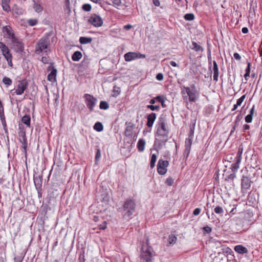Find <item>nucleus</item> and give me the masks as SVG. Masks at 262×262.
<instances>
[{"label": "nucleus", "instance_id": "21", "mask_svg": "<svg viewBox=\"0 0 262 262\" xmlns=\"http://www.w3.org/2000/svg\"><path fill=\"white\" fill-rule=\"evenodd\" d=\"M133 129V124L130 123L126 126L124 134L126 137H132V131Z\"/></svg>", "mask_w": 262, "mask_h": 262}, {"label": "nucleus", "instance_id": "45", "mask_svg": "<svg viewBox=\"0 0 262 262\" xmlns=\"http://www.w3.org/2000/svg\"><path fill=\"white\" fill-rule=\"evenodd\" d=\"M82 8L83 10L86 12H89L91 10V6L89 4H85L83 5Z\"/></svg>", "mask_w": 262, "mask_h": 262}, {"label": "nucleus", "instance_id": "23", "mask_svg": "<svg viewBox=\"0 0 262 262\" xmlns=\"http://www.w3.org/2000/svg\"><path fill=\"white\" fill-rule=\"evenodd\" d=\"M82 56V55L81 52L77 51L72 55V59L74 61H78L81 58Z\"/></svg>", "mask_w": 262, "mask_h": 262}, {"label": "nucleus", "instance_id": "1", "mask_svg": "<svg viewBox=\"0 0 262 262\" xmlns=\"http://www.w3.org/2000/svg\"><path fill=\"white\" fill-rule=\"evenodd\" d=\"M50 40L49 35H45L41 38L37 42L35 48V53L39 54L44 52L48 54L50 52Z\"/></svg>", "mask_w": 262, "mask_h": 262}, {"label": "nucleus", "instance_id": "35", "mask_svg": "<svg viewBox=\"0 0 262 262\" xmlns=\"http://www.w3.org/2000/svg\"><path fill=\"white\" fill-rule=\"evenodd\" d=\"M99 107L101 110H107L109 107V104L106 101H101L100 103Z\"/></svg>", "mask_w": 262, "mask_h": 262}, {"label": "nucleus", "instance_id": "55", "mask_svg": "<svg viewBox=\"0 0 262 262\" xmlns=\"http://www.w3.org/2000/svg\"><path fill=\"white\" fill-rule=\"evenodd\" d=\"M101 157V151L99 149H97V152L95 156V160L96 161L98 160Z\"/></svg>", "mask_w": 262, "mask_h": 262}, {"label": "nucleus", "instance_id": "31", "mask_svg": "<svg viewBox=\"0 0 262 262\" xmlns=\"http://www.w3.org/2000/svg\"><path fill=\"white\" fill-rule=\"evenodd\" d=\"M0 49L2 52L3 55L6 54L7 52L10 51L8 47L3 42L0 41Z\"/></svg>", "mask_w": 262, "mask_h": 262}, {"label": "nucleus", "instance_id": "36", "mask_svg": "<svg viewBox=\"0 0 262 262\" xmlns=\"http://www.w3.org/2000/svg\"><path fill=\"white\" fill-rule=\"evenodd\" d=\"M214 211L215 213L220 214L221 216H222L224 213V210L223 208L220 206H216L214 208Z\"/></svg>", "mask_w": 262, "mask_h": 262}, {"label": "nucleus", "instance_id": "54", "mask_svg": "<svg viewBox=\"0 0 262 262\" xmlns=\"http://www.w3.org/2000/svg\"><path fill=\"white\" fill-rule=\"evenodd\" d=\"M203 230L206 232L207 233H210L212 231V229L211 227L207 226L205 227H204L203 228Z\"/></svg>", "mask_w": 262, "mask_h": 262}, {"label": "nucleus", "instance_id": "32", "mask_svg": "<svg viewBox=\"0 0 262 262\" xmlns=\"http://www.w3.org/2000/svg\"><path fill=\"white\" fill-rule=\"evenodd\" d=\"M250 67H251L250 62H248L247 67L245 70V74L244 75V78L246 80H247L248 78L250 77V70H251Z\"/></svg>", "mask_w": 262, "mask_h": 262}, {"label": "nucleus", "instance_id": "18", "mask_svg": "<svg viewBox=\"0 0 262 262\" xmlns=\"http://www.w3.org/2000/svg\"><path fill=\"white\" fill-rule=\"evenodd\" d=\"M235 251L239 254H244L248 252V249L242 245H238L234 247Z\"/></svg>", "mask_w": 262, "mask_h": 262}, {"label": "nucleus", "instance_id": "63", "mask_svg": "<svg viewBox=\"0 0 262 262\" xmlns=\"http://www.w3.org/2000/svg\"><path fill=\"white\" fill-rule=\"evenodd\" d=\"M18 140H19V142L20 143L27 142V137H23V138H19Z\"/></svg>", "mask_w": 262, "mask_h": 262}, {"label": "nucleus", "instance_id": "20", "mask_svg": "<svg viewBox=\"0 0 262 262\" xmlns=\"http://www.w3.org/2000/svg\"><path fill=\"white\" fill-rule=\"evenodd\" d=\"M177 240V236L174 234H170L169 235L168 239H167L168 244H167V246H170L173 245L176 243Z\"/></svg>", "mask_w": 262, "mask_h": 262}, {"label": "nucleus", "instance_id": "50", "mask_svg": "<svg viewBox=\"0 0 262 262\" xmlns=\"http://www.w3.org/2000/svg\"><path fill=\"white\" fill-rule=\"evenodd\" d=\"M165 183L168 186H172L173 184V180L171 177H169L166 179Z\"/></svg>", "mask_w": 262, "mask_h": 262}, {"label": "nucleus", "instance_id": "52", "mask_svg": "<svg viewBox=\"0 0 262 262\" xmlns=\"http://www.w3.org/2000/svg\"><path fill=\"white\" fill-rule=\"evenodd\" d=\"M0 119L1 120L5 119L4 107L0 108Z\"/></svg>", "mask_w": 262, "mask_h": 262}, {"label": "nucleus", "instance_id": "29", "mask_svg": "<svg viewBox=\"0 0 262 262\" xmlns=\"http://www.w3.org/2000/svg\"><path fill=\"white\" fill-rule=\"evenodd\" d=\"M10 2H8V1H7V2H5V1H2V6L3 7V9L4 10V11H5L7 12H9L11 10V9H10V6H9Z\"/></svg>", "mask_w": 262, "mask_h": 262}, {"label": "nucleus", "instance_id": "15", "mask_svg": "<svg viewBox=\"0 0 262 262\" xmlns=\"http://www.w3.org/2000/svg\"><path fill=\"white\" fill-rule=\"evenodd\" d=\"M162 138H156L155 144H157L159 149H161L163 146L165 145L168 141V136H159Z\"/></svg>", "mask_w": 262, "mask_h": 262}, {"label": "nucleus", "instance_id": "11", "mask_svg": "<svg viewBox=\"0 0 262 262\" xmlns=\"http://www.w3.org/2000/svg\"><path fill=\"white\" fill-rule=\"evenodd\" d=\"M11 41L16 52H22L24 51V44L18 38L15 37Z\"/></svg>", "mask_w": 262, "mask_h": 262}, {"label": "nucleus", "instance_id": "42", "mask_svg": "<svg viewBox=\"0 0 262 262\" xmlns=\"http://www.w3.org/2000/svg\"><path fill=\"white\" fill-rule=\"evenodd\" d=\"M194 125L190 126V127L189 133L188 134V137L187 138L188 139H193V136H194Z\"/></svg>", "mask_w": 262, "mask_h": 262}, {"label": "nucleus", "instance_id": "33", "mask_svg": "<svg viewBox=\"0 0 262 262\" xmlns=\"http://www.w3.org/2000/svg\"><path fill=\"white\" fill-rule=\"evenodd\" d=\"M94 129H95L96 130H97L98 132H101L103 130V126L101 122H97L95 124V125L94 126Z\"/></svg>", "mask_w": 262, "mask_h": 262}, {"label": "nucleus", "instance_id": "58", "mask_svg": "<svg viewBox=\"0 0 262 262\" xmlns=\"http://www.w3.org/2000/svg\"><path fill=\"white\" fill-rule=\"evenodd\" d=\"M201 209L199 208H195L193 212V214L194 215H199L201 212Z\"/></svg>", "mask_w": 262, "mask_h": 262}, {"label": "nucleus", "instance_id": "13", "mask_svg": "<svg viewBox=\"0 0 262 262\" xmlns=\"http://www.w3.org/2000/svg\"><path fill=\"white\" fill-rule=\"evenodd\" d=\"M181 89L185 90L186 93L189 97V101L190 102H195L196 100L197 91H193L190 90V88L185 86L181 87Z\"/></svg>", "mask_w": 262, "mask_h": 262}, {"label": "nucleus", "instance_id": "26", "mask_svg": "<svg viewBox=\"0 0 262 262\" xmlns=\"http://www.w3.org/2000/svg\"><path fill=\"white\" fill-rule=\"evenodd\" d=\"M192 49L194 50L196 52H203L204 51L203 48L200 45H198L196 42L195 41H192Z\"/></svg>", "mask_w": 262, "mask_h": 262}, {"label": "nucleus", "instance_id": "38", "mask_svg": "<svg viewBox=\"0 0 262 262\" xmlns=\"http://www.w3.org/2000/svg\"><path fill=\"white\" fill-rule=\"evenodd\" d=\"M184 18L186 20H192L194 19V15L192 13H187L184 15Z\"/></svg>", "mask_w": 262, "mask_h": 262}, {"label": "nucleus", "instance_id": "2", "mask_svg": "<svg viewBox=\"0 0 262 262\" xmlns=\"http://www.w3.org/2000/svg\"><path fill=\"white\" fill-rule=\"evenodd\" d=\"M136 203L134 200L127 199L123 205V210L124 216L129 217L133 214L135 211Z\"/></svg>", "mask_w": 262, "mask_h": 262}, {"label": "nucleus", "instance_id": "22", "mask_svg": "<svg viewBox=\"0 0 262 262\" xmlns=\"http://www.w3.org/2000/svg\"><path fill=\"white\" fill-rule=\"evenodd\" d=\"M21 121L24 123L27 127H30L31 118L30 115H25L21 118Z\"/></svg>", "mask_w": 262, "mask_h": 262}, {"label": "nucleus", "instance_id": "57", "mask_svg": "<svg viewBox=\"0 0 262 262\" xmlns=\"http://www.w3.org/2000/svg\"><path fill=\"white\" fill-rule=\"evenodd\" d=\"M156 79L159 81H161L163 79V75L162 73H158L156 75Z\"/></svg>", "mask_w": 262, "mask_h": 262}, {"label": "nucleus", "instance_id": "24", "mask_svg": "<svg viewBox=\"0 0 262 262\" xmlns=\"http://www.w3.org/2000/svg\"><path fill=\"white\" fill-rule=\"evenodd\" d=\"M145 145V141L143 139H140L138 142V149L139 151L142 152L144 151Z\"/></svg>", "mask_w": 262, "mask_h": 262}, {"label": "nucleus", "instance_id": "14", "mask_svg": "<svg viewBox=\"0 0 262 262\" xmlns=\"http://www.w3.org/2000/svg\"><path fill=\"white\" fill-rule=\"evenodd\" d=\"M251 181L248 177L246 176H243L241 180V187L242 189H248L251 187Z\"/></svg>", "mask_w": 262, "mask_h": 262}, {"label": "nucleus", "instance_id": "56", "mask_svg": "<svg viewBox=\"0 0 262 262\" xmlns=\"http://www.w3.org/2000/svg\"><path fill=\"white\" fill-rule=\"evenodd\" d=\"M6 60L9 59L10 58H12V54H11L10 52H7L6 54H4L3 55Z\"/></svg>", "mask_w": 262, "mask_h": 262}, {"label": "nucleus", "instance_id": "44", "mask_svg": "<svg viewBox=\"0 0 262 262\" xmlns=\"http://www.w3.org/2000/svg\"><path fill=\"white\" fill-rule=\"evenodd\" d=\"M147 108L150 109L151 111H159L160 107V105H148Z\"/></svg>", "mask_w": 262, "mask_h": 262}, {"label": "nucleus", "instance_id": "7", "mask_svg": "<svg viewBox=\"0 0 262 262\" xmlns=\"http://www.w3.org/2000/svg\"><path fill=\"white\" fill-rule=\"evenodd\" d=\"M145 54H141L138 52H129L125 53L124 55L125 60L127 62L131 61L137 59L145 58Z\"/></svg>", "mask_w": 262, "mask_h": 262}, {"label": "nucleus", "instance_id": "3", "mask_svg": "<svg viewBox=\"0 0 262 262\" xmlns=\"http://www.w3.org/2000/svg\"><path fill=\"white\" fill-rule=\"evenodd\" d=\"M141 259L142 262H152V249L148 245L143 246L141 249Z\"/></svg>", "mask_w": 262, "mask_h": 262}, {"label": "nucleus", "instance_id": "19", "mask_svg": "<svg viewBox=\"0 0 262 262\" xmlns=\"http://www.w3.org/2000/svg\"><path fill=\"white\" fill-rule=\"evenodd\" d=\"M213 80L215 81L218 80L219 77V68L215 60L213 61Z\"/></svg>", "mask_w": 262, "mask_h": 262}, {"label": "nucleus", "instance_id": "53", "mask_svg": "<svg viewBox=\"0 0 262 262\" xmlns=\"http://www.w3.org/2000/svg\"><path fill=\"white\" fill-rule=\"evenodd\" d=\"M208 62H209V69H211V52L209 49L208 50Z\"/></svg>", "mask_w": 262, "mask_h": 262}, {"label": "nucleus", "instance_id": "46", "mask_svg": "<svg viewBox=\"0 0 262 262\" xmlns=\"http://www.w3.org/2000/svg\"><path fill=\"white\" fill-rule=\"evenodd\" d=\"M190 150H191V148L185 147V149H184V150L183 152V156L186 159H187L188 157L189 156Z\"/></svg>", "mask_w": 262, "mask_h": 262}, {"label": "nucleus", "instance_id": "47", "mask_svg": "<svg viewBox=\"0 0 262 262\" xmlns=\"http://www.w3.org/2000/svg\"><path fill=\"white\" fill-rule=\"evenodd\" d=\"M22 144L21 148L23 149V152L25 155V157H27V148L28 146V143L27 142H23L21 143Z\"/></svg>", "mask_w": 262, "mask_h": 262}, {"label": "nucleus", "instance_id": "39", "mask_svg": "<svg viewBox=\"0 0 262 262\" xmlns=\"http://www.w3.org/2000/svg\"><path fill=\"white\" fill-rule=\"evenodd\" d=\"M27 23L30 26H35L38 24V20L37 19H30L27 20Z\"/></svg>", "mask_w": 262, "mask_h": 262}, {"label": "nucleus", "instance_id": "48", "mask_svg": "<svg viewBox=\"0 0 262 262\" xmlns=\"http://www.w3.org/2000/svg\"><path fill=\"white\" fill-rule=\"evenodd\" d=\"M245 97H246V95H244L242 96H241L239 99H238L237 100L236 104L238 106H240L242 104V103L243 102V101L244 100Z\"/></svg>", "mask_w": 262, "mask_h": 262}, {"label": "nucleus", "instance_id": "51", "mask_svg": "<svg viewBox=\"0 0 262 262\" xmlns=\"http://www.w3.org/2000/svg\"><path fill=\"white\" fill-rule=\"evenodd\" d=\"M252 117L253 116L248 114L245 117V121L248 123H251L252 121Z\"/></svg>", "mask_w": 262, "mask_h": 262}, {"label": "nucleus", "instance_id": "17", "mask_svg": "<svg viewBox=\"0 0 262 262\" xmlns=\"http://www.w3.org/2000/svg\"><path fill=\"white\" fill-rule=\"evenodd\" d=\"M42 177H34V183L36 189H41L42 188Z\"/></svg>", "mask_w": 262, "mask_h": 262}, {"label": "nucleus", "instance_id": "40", "mask_svg": "<svg viewBox=\"0 0 262 262\" xmlns=\"http://www.w3.org/2000/svg\"><path fill=\"white\" fill-rule=\"evenodd\" d=\"M192 139L187 138L185 141V147L191 148Z\"/></svg>", "mask_w": 262, "mask_h": 262}, {"label": "nucleus", "instance_id": "34", "mask_svg": "<svg viewBox=\"0 0 262 262\" xmlns=\"http://www.w3.org/2000/svg\"><path fill=\"white\" fill-rule=\"evenodd\" d=\"M157 161V156L156 154H152L150 161V167L151 168H152L155 166V163Z\"/></svg>", "mask_w": 262, "mask_h": 262}, {"label": "nucleus", "instance_id": "27", "mask_svg": "<svg viewBox=\"0 0 262 262\" xmlns=\"http://www.w3.org/2000/svg\"><path fill=\"white\" fill-rule=\"evenodd\" d=\"M92 38L88 37H80L79 42L81 44L90 43L92 41Z\"/></svg>", "mask_w": 262, "mask_h": 262}, {"label": "nucleus", "instance_id": "59", "mask_svg": "<svg viewBox=\"0 0 262 262\" xmlns=\"http://www.w3.org/2000/svg\"><path fill=\"white\" fill-rule=\"evenodd\" d=\"M41 61L45 64L48 63L49 62V57H42L41 59Z\"/></svg>", "mask_w": 262, "mask_h": 262}, {"label": "nucleus", "instance_id": "30", "mask_svg": "<svg viewBox=\"0 0 262 262\" xmlns=\"http://www.w3.org/2000/svg\"><path fill=\"white\" fill-rule=\"evenodd\" d=\"M241 160L235 159V162L231 165V169L233 171H236L239 168V165Z\"/></svg>", "mask_w": 262, "mask_h": 262}, {"label": "nucleus", "instance_id": "62", "mask_svg": "<svg viewBox=\"0 0 262 262\" xmlns=\"http://www.w3.org/2000/svg\"><path fill=\"white\" fill-rule=\"evenodd\" d=\"M224 252H226L227 254H230L231 252H232L231 249L228 247L225 248V249H223Z\"/></svg>", "mask_w": 262, "mask_h": 262}, {"label": "nucleus", "instance_id": "41", "mask_svg": "<svg viewBox=\"0 0 262 262\" xmlns=\"http://www.w3.org/2000/svg\"><path fill=\"white\" fill-rule=\"evenodd\" d=\"M19 129H20L19 132L18 133L19 138H23L26 137V132L23 128L21 127L20 125H19Z\"/></svg>", "mask_w": 262, "mask_h": 262}, {"label": "nucleus", "instance_id": "12", "mask_svg": "<svg viewBox=\"0 0 262 262\" xmlns=\"http://www.w3.org/2000/svg\"><path fill=\"white\" fill-rule=\"evenodd\" d=\"M2 32L4 37L12 40L15 36V34L10 26H6L3 27Z\"/></svg>", "mask_w": 262, "mask_h": 262}, {"label": "nucleus", "instance_id": "8", "mask_svg": "<svg viewBox=\"0 0 262 262\" xmlns=\"http://www.w3.org/2000/svg\"><path fill=\"white\" fill-rule=\"evenodd\" d=\"M47 71L48 72H50L47 77L48 80L51 82H56L57 70L54 67L53 62H51L50 63V65L47 68Z\"/></svg>", "mask_w": 262, "mask_h": 262}, {"label": "nucleus", "instance_id": "43", "mask_svg": "<svg viewBox=\"0 0 262 262\" xmlns=\"http://www.w3.org/2000/svg\"><path fill=\"white\" fill-rule=\"evenodd\" d=\"M156 99L157 101L161 103V105L163 107H165V99H163L160 95L157 96L156 97Z\"/></svg>", "mask_w": 262, "mask_h": 262}, {"label": "nucleus", "instance_id": "37", "mask_svg": "<svg viewBox=\"0 0 262 262\" xmlns=\"http://www.w3.org/2000/svg\"><path fill=\"white\" fill-rule=\"evenodd\" d=\"M3 83L7 86H9L12 84V80L7 77H4L3 79Z\"/></svg>", "mask_w": 262, "mask_h": 262}, {"label": "nucleus", "instance_id": "16", "mask_svg": "<svg viewBox=\"0 0 262 262\" xmlns=\"http://www.w3.org/2000/svg\"><path fill=\"white\" fill-rule=\"evenodd\" d=\"M156 117L157 115L154 113H152L147 116V121L146 125L148 127H151L152 126L153 124L156 119Z\"/></svg>", "mask_w": 262, "mask_h": 262}, {"label": "nucleus", "instance_id": "5", "mask_svg": "<svg viewBox=\"0 0 262 262\" xmlns=\"http://www.w3.org/2000/svg\"><path fill=\"white\" fill-rule=\"evenodd\" d=\"M157 135L158 136H168L169 130L166 127L165 120L160 118L157 125Z\"/></svg>", "mask_w": 262, "mask_h": 262}, {"label": "nucleus", "instance_id": "25", "mask_svg": "<svg viewBox=\"0 0 262 262\" xmlns=\"http://www.w3.org/2000/svg\"><path fill=\"white\" fill-rule=\"evenodd\" d=\"M114 5L116 7L125 6L126 5V0H111Z\"/></svg>", "mask_w": 262, "mask_h": 262}, {"label": "nucleus", "instance_id": "9", "mask_svg": "<svg viewBox=\"0 0 262 262\" xmlns=\"http://www.w3.org/2000/svg\"><path fill=\"white\" fill-rule=\"evenodd\" d=\"M88 22L95 27H100L102 26L103 23L101 16L96 14H91L88 19Z\"/></svg>", "mask_w": 262, "mask_h": 262}, {"label": "nucleus", "instance_id": "61", "mask_svg": "<svg viewBox=\"0 0 262 262\" xmlns=\"http://www.w3.org/2000/svg\"><path fill=\"white\" fill-rule=\"evenodd\" d=\"M1 120V122H2V125H3V126L4 127V129H6L7 128V124H6V119H3Z\"/></svg>", "mask_w": 262, "mask_h": 262}, {"label": "nucleus", "instance_id": "10", "mask_svg": "<svg viewBox=\"0 0 262 262\" xmlns=\"http://www.w3.org/2000/svg\"><path fill=\"white\" fill-rule=\"evenodd\" d=\"M169 165V162L167 160L160 159L157 164V171L159 174L164 175L167 172V167Z\"/></svg>", "mask_w": 262, "mask_h": 262}, {"label": "nucleus", "instance_id": "4", "mask_svg": "<svg viewBox=\"0 0 262 262\" xmlns=\"http://www.w3.org/2000/svg\"><path fill=\"white\" fill-rule=\"evenodd\" d=\"M28 86V82L26 79L18 80L16 88L11 90V93L16 94L17 95H22L27 90Z\"/></svg>", "mask_w": 262, "mask_h": 262}, {"label": "nucleus", "instance_id": "6", "mask_svg": "<svg viewBox=\"0 0 262 262\" xmlns=\"http://www.w3.org/2000/svg\"><path fill=\"white\" fill-rule=\"evenodd\" d=\"M85 99V103L90 112H92L94 110V107L96 104L97 100L93 96L85 94L83 96Z\"/></svg>", "mask_w": 262, "mask_h": 262}, {"label": "nucleus", "instance_id": "60", "mask_svg": "<svg viewBox=\"0 0 262 262\" xmlns=\"http://www.w3.org/2000/svg\"><path fill=\"white\" fill-rule=\"evenodd\" d=\"M233 56L234 57V58L237 60H240L241 59V56L239 55V54L237 53H235L234 54H233Z\"/></svg>", "mask_w": 262, "mask_h": 262}, {"label": "nucleus", "instance_id": "28", "mask_svg": "<svg viewBox=\"0 0 262 262\" xmlns=\"http://www.w3.org/2000/svg\"><path fill=\"white\" fill-rule=\"evenodd\" d=\"M33 9L37 13H40L43 10V8L40 4L36 3L35 1H33Z\"/></svg>", "mask_w": 262, "mask_h": 262}, {"label": "nucleus", "instance_id": "64", "mask_svg": "<svg viewBox=\"0 0 262 262\" xmlns=\"http://www.w3.org/2000/svg\"><path fill=\"white\" fill-rule=\"evenodd\" d=\"M170 64L174 67H178V64L174 61H170Z\"/></svg>", "mask_w": 262, "mask_h": 262}, {"label": "nucleus", "instance_id": "49", "mask_svg": "<svg viewBox=\"0 0 262 262\" xmlns=\"http://www.w3.org/2000/svg\"><path fill=\"white\" fill-rule=\"evenodd\" d=\"M242 152H243V148H239L237 155L235 157V159H238L241 160Z\"/></svg>", "mask_w": 262, "mask_h": 262}]
</instances>
